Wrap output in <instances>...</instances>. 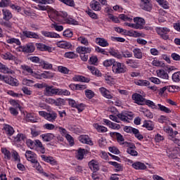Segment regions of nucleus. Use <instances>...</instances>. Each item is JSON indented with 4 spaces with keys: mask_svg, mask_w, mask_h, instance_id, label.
I'll return each instance as SVG.
<instances>
[{
    "mask_svg": "<svg viewBox=\"0 0 180 180\" xmlns=\"http://www.w3.org/2000/svg\"><path fill=\"white\" fill-rule=\"evenodd\" d=\"M157 77L162 78V79H169V75L163 69L156 70Z\"/></svg>",
    "mask_w": 180,
    "mask_h": 180,
    "instance_id": "nucleus-26",
    "label": "nucleus"
},
{
    "mask_svg": "<svg viewBox=\"0 0 180 180\" xmlns=\"http://www.w3.org/2000/svg\"><path fill=\"white\" fill-rule=\"evenodd\" d=\"M72 80L75 82H89L90 79L88 77H85L82 75H75L72 77Z\"/></svg>",
    "mask_w": 180,
    "mask_h": 180,
    "instance_id": "nucleus-30",
    "label": "nucleus"
},
{
    "mask_svg": "<svg viewBox=\"0 0 180 180\" xmlns=\"http://www.w3.org/2000/svg\"><path fill=\"white\" fill-rule=\"evenodd\" d=\"M143 127L147 129V130H154V122L150 120H145L143 122Z\"/></svg>",
    "mask_w": 180,
    "mask_h": 180,
    "instance_id": "nucleus-40",
    "label": "nucleus"
},
{
    "mask_svg": "<svg viewBox=\"0 0 180 180\" xmlns=\"http://www.w3.org/2000/svg\"><path fill=\"white\" fill-rule=\"evenodd\" d=\"M86 150L85 149L79 148L77 153L76 155V158L77 160H84V156L85 155Z\"/></svg>",
    "mask_w": 180,
    "mask_h": 180,
    "instance_id": "nucleus-47",
    "label": "nucleus"
},
{
    "mask_svg": "<svg viewBox=\"0 0 180 180\" xmlns=\"http://www.w3.org/2000/svg\"><path fill=\"white\" fill-rule=\"evenodd\" d=\"M85 96L87 99H92L95 96V92L91 89H86L84 91Z\"/></svg>",
    "mask_w": 180,
    "mask_h": 180,
    "instance_id": "nucleus-51",
    "label": "nucleus"
},
{
    "mask_svg": "<svg viewBox=\"0 0 180 180\" xmlns=\"http://www.w3.org/2000/svg\"><path fill=\"white\" fill-rule=\"evenodd\" d=\"M40 137L43 141L49 143V141H51V140H54V137H56V136H54V134L46 133L40 135Z\"/></svg>",
    "mask_w": 180,
    "mask_h": 180,
    "instance_id": "nucleus-22",
    "label": "nucleus"
},
{
    "mask_svg": "<svg viewBox=\"0 0 180 180\" xmlns=\"http://www.w3.org/2000/svg\"><path fill=\"white\" fill-rule=\"evenodd\" d=\"M4 129L7 136H12L13 135V133H15V129H13V127L9 124L4 125Z\"/></svg>",
    "mask_w": 180,
    "mask_h": 180,
    "instance_id": "nucleus-41",
    "label": "nucleus"
},
{
    "mask_svg": "<svg viewBox=\"0 0 180 180\" xmlns=\"http://www.w3.org/2000/svg\"><path fill=\"white\" fill-rule=\"evenodd\" d=\"M132 99L134 101L135 103H137V105H144L146 101V98H143L141 94L137 93L132 95Z\"/></svg>",
    "mask_w": 180,
    "mask_h": 180,
    "instance_id": "nucleus-15",
    "label": "nucleus"
},
{
    "mask_svg": "<svg viewBox=\"0 0 180 180\" xmlns=\"http://www.w3.org/2000/svg\"><path fill=\"white\" fill-rule=\"evenodd\" d=\"M159 110L164 112L165 113H171L172 110L169 108L165 107L161 104H158Z\"/></svg>",
    "mask_w": 180,
    "mask_h": 180,
    "instance_id": "nucleus-58",
    "label": "nucleus"
},
{
    "mask_svg": "<svg viewBox=\"0 0 180 180\" xmlns=\"http://www.w3.org/2000/svg\"><path fill=\"white\" fill-rule=\"evenodd\" d=\"M90 8L93 11H96V12H99L102 10V6H101V3H99L96 0H92L90 2Z\"/></svg>",
    "mask_w": 180,
    "mask_h": 180,
    "instance_id": "nucleus-17",
    "label": "nucleus"
},
{
    "mask_svg": "<svg viewBox=\"0 0 180 180\" xmlns=\"http://www.w3.org/2000/svg\"><path fill=\"white\" fill-rule=\"evenodd\" d=\"M6 43H8V44H17V46H20L21 43H20V40H19V39H16V38H8L6 39Z\"/></svg>",
    "mask_w": 180,
    "mask_h": 180,
    "instance_id": "nucleus-48",
    "label": "nucleus"
},
{
    "mask_svg": "<svg viewBox=\"0 0 180 180\" xmlns=\"http://www.w3.org/2000/svg\"><path fill=\"white\" fill-rule=\"evenodd\" d=\"M99 91L104 98H106L107 99H113V94H110V91L106 88L101 87L99 89Z\"/></svg>",
    "mask_w": 180,
    "mask_h": 180,
    "instance_id": "nucleus-19",
    "label": "nucleus"
},
{
    "mask_svg": "<svg viewBox=\"0 0 180 180\" xmlns=\"http://www.w3.org/2000/svg\"><path fill=\"white\" fill-rule=\"evenodd\" d=\"M95 42L101 47H109V42L105 38H96Z\"/></svg>",
    "mask_w": 180,
    "mask_h": 180,
    "instance_id": "nucleus-24",
    "label": "nucleus"
},
{
    "mask_svg": "<svg viewBox=\"0 0 180 180\" xmlns=\"http://www.w3.org/2000/svg\"><path fill=\"white\" fill-rule=\"evenodd\" d=\"M169 32H171V30L166 27H159L156 28V33H158L163 40H168V39H169V35L168 34Z\"/></svg>",
    "mask_w": 180,
    "mask_h": 180,
    "instance_id": "nucleus-6",
    "label": "nucleus"
},
{
    "mask_svg": "<svg viewBox=\"0 0 180 180\" xmlns=\"http://www.w3.org/2000/svg\"><path fill=\"white\" fill-rule=\"evenodd\" d=\"M111 137H114L115 139H117L118 143H122L123 141H124V139H123V136L117 132H110V133Z\"/></svg>",
    "mask_w": 180,
    "mask_h": 180,
    "instance_id": "nucleus-39",
    "label": "nucleus"
},
{
    "mask_svg": "<svg viewBox=\"0 0 180 180\" xmlns=\"http://www.w3.org/2000/svg\"><path fill=\"white\" fill-rule=\"evenodd\" d=\"M1 152L3 153L4 158L6 160H11V157L12 154L11 153V152L9 150H8V149H6L5 148H2Z\"/></svg>",
    "mask_w": 180,
    "mask_h": 180,
    "instance_id": "nucleus-53",
    "label": "nucleus"
},
{
    "mask_svg": "<svg viewBox=\"0 0 180 180\" xmlns=\"http://www.w3.org/2000/svg\"><path fill=\"white\" fill-rule=\"evenodd\" d=\"M21 70L23 75H32L33 74V69L27 65H22Z\"/></svg>",
    "mask_w": 180,
    "mask_h": 180,
    "instance_id": "nucleus-23",
    "label": "nucleus"
},
{
    "mask_svg": "<svg viewBox=\"0 0 180 180\" xmlns=\"http://www.w3.org/2000/svg\"><path fill=\"white\" fill-rule=\"evenodd\" d=\"M112 68L115 74H124V72H127V68L124 63L120 62L114 63Z\"/></svg>",
    "mask_w": 180,
    "mask_h": 180,
    "instance_id": "nucleus-4",
    "label": "nucleus"
},
{
    "mask_svg": "<svg viewBox=\"0 0 180 180\" xmlns=\"http://www.w3.org/2000/svg\"><path fill=\"white\" fill-rule=\"evenodd\" d=\"M117 117L122 122H129V120H133V117H134V114L131 112L124 111L121 113H119Z\"/></svg>",
    "mask_w": 180,
    "mask_h": 180,
    "instance_id": "nucleus-7",
    "label": "nucleus"
},
{
    "mask_svg": "<svg viewBox=\"0 0 180 180\" xmlns=\"http://www.w3.org/2000/svg\"><path fill=\"white\" fill-rule=\"evenodd\" d=\"M53 77H54V74L49 71H44L43 73H41V79H50V78H53Z\"/></svg>",
    "mask_w": 180,
    "mask_h": 180,
    "instance_id": "nucleus-43",
    "label": "nucleus"
},
{
    "mask_svg": "<svg viewBox=\"0 0 180 180\" xmlns=\"http://www.w3.org/2000/svg\"><path fill=\"white\" fill-rule=\"evenodd\" d=\"M115 63H116L115 59H108V60H105L103 63V64L104 67H110V66L113 65L115 64Z\"/></svg>",
    "mask_w": 180,
    "mask_h": 180,
    "instance_id": "nucleus-60",
    "label": "nucleus"
},
{
    "mask_svg": "<svg viewBox=\"0 0 180 180\" xmlns=\"http://www.w3.org/2000/svg\"><path fill=\"white\" fill-rule=\"evenodd\" d=\"M56 46L60 49H71L72 47V44L67 41H59L56 42Z\"/></svg>",
    "mask_w": 180,
    "mask_h": 180,
    "instance_id": "nucleus-25",
    "label": "nucleus"
},
{
    "mask_svg": "<svg viewBox=\"0 0 180 180\" xmlns=\"http://www.w3.org/2000/svg\"><path fill=\"white\" fill-rule=\"evenodd\" d=\"M0 72H3V74H15V72L11 69H9L6 65L2 64L0 62Z\"/></svg>",
    "mask_w": 180,
    "mask_h": 180,
    "instance_id": "nucleus-32",
    "label": "nucleus"
},
{
    "mask_svg": "<svg viewBox=\"0 0 180 180\" xmlns=\"http://www.w3.org/2000/svg\"><path fill=\"white\" fill-rule=\"evenodd\" d=\"M4 82L11 85L12 86H18V85H19L18 80L12 77H6Z\"/></svg>",
    "mask_w": 180,
    "mask_h": 180,
    "instance_id": "nucleus-31",
    "label": "nucleus"
},
{
    "mask_svg": "<svg viewBox=\"0 0 180 180\" xmlns=\"http://www.w3.org/2000/svg\"><path fill=\"white\" fill-rule=\"evenodd\" d=\"M141 8L143 9V11H147L150 12L151 11V4H150L149 0H141Z\"/></svg>",
    "mask_w": 180,
    "mask_h": 180,
    "instance_id": "nucleus-27",
    "label": "nucleus"
},
{
    "mask_svg": "<svg viewBox=\"0 0 180 180\" xmlns=\"http://www.w3.org/2000/svg\"><path fill=\"white\" fill-rule=\"evenodd\" d=\"M58 89L57 88H54V86H49V84H46L44 91V96H54V95H57Z\"/></svg>",
    "mask_w": 180,
    "mask_h": 180,
    "instance_id": "nucleus-9",
    "label": "nucleus"
},
{
    "mask_svg": "<svg viewBox=\"0 0 180 180\" xmlns=\"http://www.w3.org/2000/svg\"><path fill=\"white\" fill-rule=\"evenodd\" d=\"M25 158L27 161H30L32 164H34V162H37V155L31 150H27L25 152Z\"/></svg>",
    "mask_w": 180,
    "mask_h": 180,
    "instance_id": "nucleus-11",
    "label": "nucleus"
},
{
    "mask_svg": "<svg viewBox=\"0 0 180 180\" xmlns=\"http://www.w3.org/2000/svg\"><path fill=\"white\" fill-rule=\"evenodd\" d=\"M93 127H94V129H96L98 133H106V131H108L107 127L99 125L98 123L94 124Z\"/></svg>",
    "mask_w": 180,
    "mask_h": 180,
    "instance_id": "nucleus-38",
    "label": "nucleus"
},
{
    "mask_svg": "<svg viewBox=\"0 0 180 180\" xmlns=\"http://www.w3.org/2000/svg\"><path fill=\"white\" fill-rule=\"evenodd\" d=\"M76 51L79 54H91L92 53V47L80 46L76 49Z\"/></svg>",
    "mask_w": 180,
    "mask_h": 180,
    "instance_id": "nucleus-12",
    "label": "nucleus"
},
{
    "mask_svg": "<svg viewBox=\"0 0 180 180\" xmlns=\"http://www.w3.org/2000/svg\"><path fill=\"white\" fill-rule=\"evenodd\" d=\"M25 119L27 122H31L32 123H36V120H34V114L27 113L26 115Z\"/></svg>",
    "mask_w": 180,
    "mask_h": 180,
    "instance_id": "nucleus-57",
    "label": "nucleus"
},
{
    "mask_svg": "<svg viewBox=\"0 0 180 180\" xmlns=\"http://www.w3.org/2000/svg\"><path fill=\"white\" fill-rule=\"evenodd\" d=\"M0 25L4 26V27H8V29H12L13 27V24L9 20L1 21Z\"/></svg>",
    "mask_w": 180,
    "mask_h": 180,
    "instance_id": "nucleus-63",
    "label": "nucleus"
},
{
    "mask_svg": "<svg viewBox=\"0 0 180 180\" xmlns=\"http://www.w3.org/2000/svg\"><path fill=\"white\" fill-rule=\"evenodd\" d=\"M39 116H41V117H44L46 120H48V122H51V123H54L56 119H57V114L54 111L51 112L39 111Z\"/></svg>",
    "mask_w": 180,
    "mask_h": 180,
    "instance_id": "nucleus-5",
    "label": "nucleus"
},
{
    "mask_svg": "<svg viewBox=\"0 0 180 180\" xmlns=\"http://www.w3.org/2000/svg\"><path fill=\"white\" fill-rule=\"evenodd\" d=\"M41 158L45 162L51 164V165H57V161L54 160V158L51 156H47L46 155H41Z\"/></svg>",
    "mask_w": 180,
    "mask_h": 180,
    "instance_id": "nucleus-18",
    "label": "nucleus"
},
{
    "mask_svg": "<svg viewBox=\"0 0 180 180\" xmlns=\"http://www.w3.org/2000/svg\"><path fill=\"white\" fill-rule=\"evenodd\" d=\"M108 53L110 55L112 56V57H115V58H117L118 60H122L123 58V56H122V53H120L119 51L113 48H110Z\"/></svg>",
    "mask_w": 180,
    "mask_h": 180,
    "instance_id": "nucleus-20",
    "label": "nucleus"
},
{
    "mask_svg": "<svg viewBox=\"0 0 180 180\" xmlns=\"http://www.w3.org/2000/svg\"><path fill=\"white\" fill-rule=\"evenodd\" d=\"M20 37L21 39H23V37H26L27 39H35L37 40H39L40 39V36L39 35V34L34 32L27 30L22 31V32L20 34Z\"/></svg>",
    "mask_w": 180,
    "mask_h": 180,
    "instance_id": "nucleus-8",
    "label": "nucleus"
},
{
    "mask_svg": "<svg viewBox=\"0 0 180 180\" xmlns=\"http://www.w3.org/2000/svg\"><path fill=\"white\" fill-rule=\"evenodd\" d=\"M37 48L39 51H48L49 53L53 52V47L47 46L43 43L37 44Z\"/></svg>",
    "mask_w": 180,
    "mask_h": 180,
    "instance_id": "nucleus-16",
    "label": "nucleus"
},
{
    "mask_svg": "<svg viewBox=\"0 0 180 180\" xmlns=\"http://www.w3.org/2000/svg\"><path fill=\"white\" fill-rule=\"evenodd\" d=\"M172 79L173 82H180V72H174L172 75Z\"/></svg>",
    "mask_w": 180,
    "mask_h": 180,
    "instance_id": "nucleus-59",
    "label": "nucleus"
},
{
    "mask_svg": "<svg viewBox=\"0 0 180 180\" xmlns=\"http://www.w3.org/2000/svg\"><path fill=\"white\" fill-rule=\"evenodd\" d=\"M126 64H127L128 65H129V67H131L132 68H139L137 61H136L135 60H133V59H128L126 61Z\"/></svg>",
    "mask_w": 180,
    "mask_h": 180,
    "instance_id": "nucleus-49",
    "label": "nucleus"
},
{
    "mask_svg": "<svg viewBox=\"0 0 180 180\" xmlns=\"http://www.w3.org/2000/svg\"><path fill=\"white\" fill-rule=\"evenodd\" d=\"M134 23L125 22V26H128L129 27H131L132 29H136L139 30H141L144 29V26L146 25V20L143 18L135 17L134 18Z\"/></svg>",
    "mask_w": 180,
    "mask_h": 180,
    "instance_id": "nucleus-2",
    "label": "nucleus"
},
{
    "mask_svg": "<svg viewBox=\"0 0 180 180\" xmlns=\"http://www.w3.org/2000/svg\"><path fill=\"white\" fill-rule=\"evenodd\" d=\"M136 85H138L139 86H150V82L148 80H143L139 79L135 81Z\"/></svg>",
    "mask_w": 180,
    "mask_h": 180,
    "instance_id": "nucleus-45",
    "label": "nucleus"
},
{
    "mask_svg": "<svg viewBox=\"0 0 180 180\" xmlns=\"http://www.w3.org/2000/svg\"><path fill=\"white\" fill-rule=\"evenodd\" d=\"M127 154H129V155H131L132 157H137L139 155V153L137 150H136V146H131L130 148H127Z\"/></svg>",
    "mask_w": 180,
    "mask_h": 180,
    "instance_id": "nucleus-36",
    "label": "nucleus"
},
{
    "mask_svg": "<svg viewBox=\"0 0 180 180\" xmlns=\"http://www.w3.org/2000/svg\"><path fill=\"white\" fill-rule=\"evenodd\" d=\"M41 34H42L44 37H48L50 39H60V37H61L60 34L54 32H49L46 30L41 31Z\"/></svg>",
    "mask_w": 180,
    "mask_h": 180,
    "instance_id": "nucleus-13",
    "label": "nucleus"
},
{
    "mask_svg": "<svg viewBox=\"0 0 180 180\" xmlns=\"http://www.w3.org/2000/svg\"><path fill=\"white\" fill-rule=\"evenodd\" d=\"M35 148L34 150H37L39 154H44L46 153V148H44V146H43V143H41V141L37 139L35 140Z\"/></svg>",
    "mask_w": 180,
    "mask_h": 180,
    "instance_id": "nucleus-14",
    "label": "nucleus"
},
{
    "mask_svg": "<svg viewBox=\"0 0 180 180\" xmlns=\"http://www.w3.org/2000/svg\"><path fill=\"white\" fill-rule=\"evenodd\" d=\"M17 51H22L23 53H33L34 51V46L32 44H27L25 46H20L17 48Z\"/></svg>",
    "mask_w": 180,
    "mask_h": 180,
    "instance_id": "nucleus-10",
    "label": "nucleus"
},
{
    "mask_svg": "<svg viewBox=\"0 0 180 180\" xmlns=\"http://www.w3.org/2000/svg\"><path fill=\"white\" fill-rule=\"evenodd\" d=\"M51 27L55 29L56 32H63L64 30V27L63 25H58L56 22L51 25Z\"/></svg>",
    "mask_w": 180,
    "mask_h": 180,
    "instance_id": "nucleus-52",
    "label": "nucleus"
},
{
    "mask_svg": "<svg viewBox=\"0 0 180 180\" xmlns=\"http://www.w3.org/2000/svg\"><path fill=\"white\" fill-rule=\"evenodd\" d=\"M110 165H112L115 167V172H122L123 171V165L122 164L118 163L117 162H108Z\"/></svg>",
    "mask_w": 180,
    "mask_h": 180,
    "instance_id": "nucleus-29",
    "label": "nucleus"
},
{
    "mask_svg": "<svg viewBox=\"0 0 180 180\" xmlns=\"http://www.w3.org/2000/svg\"><path fill=\"white\" fill-rule=\"evenodd\" d=\"M65 105V99L58 98L55 100V106H64Z\"/></svg>",
    "mask_w": 180,
    "mask_h": 180,
    "instance_id": "nucleus-55",
    "label": "nucleus"
},
{
    "mask_svg": "<svg viewBox=\"0 0 180 180\" xmlns=\"http://www.w3.org/2000/svg\"><path fill=\"white\" fill-rule=\"evenodd\" d=\"M2 13L4 20H11V18H13L12 13L8 9L4 8Z\"/></svg>",
    "mask_w": 180,
    "mask_h": 180,
    "instance_id": "nucleus-33",
    "label": "nucleus"
},
{
    "mask_svg": "<svg viewBox=\"0 0 180 180\" xmlns=\"http://www.w3.org/2000/svg\"><path fill=\"white\" fill-rule=\"evenodd\" d=\"M133 53L135 58H137L138 60H141V58H143V51H141V49L138 48L134 49Z\"/></svg>",
    "mask_w": 180,
    "mask_h": 180,
    "instance_id": "nucleus-42",
    "label": "nucleus"
},
{
    "mask_svg": "<svg viewBox=\"0 0 180 180\" xmlns=\"http://www.w3.org/2000/svg\"><path fill=\"white\" fill-rule=\"evenodd\" d=\"M89 167L91 171L96 172V171H99V162L96 160H91L89 162Z\"/></svg>",
    "mask_w": 180,
    "mask_h": 180,
    "instance_id": "nucleus-21",
    "label": "nucleus"
},
{
    "mask_svg": "<svg viewBox=\"0 0 180 180\" xmlns=\"http://www.w3.org/2000/svg\"><path fill=\"white\" fill-rule=\"evenodd\" d=\"M163 130L167 133L169 140H171L173 143L180 146V139L175 137L178 134V131H174V129L170 127H165Z\"/></svg>",
    "mask_w": 180,
    "mask_h": 180,
    "instance_id": "nucleus-3",
    "label": "nucleus"
},
{
    "mask_svg": "<svg viewBox=\"0 0 180 180\" xmlns=\"http://www.w3.org/2000/svg\"><path fill=\"white\" fill-rule=\"evenodd\" d=\"M26 140V135L23 134H18L15 137H14V141L15 143H19V141H25Z\"/></svg>",
    "mask_w": 180,
    "mask_h": 180,
    "instance_id": "nucleus-50",
    "label": "nucleus"
},
{
    "mask_svg": "<svg viewBox=\"0 0 180 180\" xmlns=\"http://www.w3.org/2000/svg\"><path fill=\"white\" fill-rule=\"evenodd\" d=\"M144 103L147 105L149 108H151L152 109H158V106L154 103V102L151 101L150 100H146L144 101Z\"/></svg>",
    "mask_w": 180,
    "mask_h": 180,
    "instance_id": "nucleus-56",
    "label": "nucleus"
},
{
    "mask_svg": "<svg viewBox=\"0 0 180 180\" xmlns=\"http://www.w3.org/2000/svg\"><path fill=\"white\" fill-rule=\"evenodd\" d=\"M119 18L121 19V20H124V22H133V16L131 15H127L125 14H120L119 15Z\"/></svg>",
    "mask_w": 180,
    "mask_h": 180,
    "instance_id": "nucleus-46",
    "label": "nucleus"
},
{
    "mask_svg": "<svg viewBox=\"0 0 180 180\" xmlns=\"http://www.w3.org/2000/svg\"><path fill=\"white\" fill-rule=\"evenodd\" d=\"M1 57L4 60H13L15 58V56H13V55L9 52L1 54Z\"/></svg>",
    "mask_w": 180,
    "mask_h": 180,
    "instance_id": "nucleus-54",
    "label": "nucleus"
},
{
    "mask_svg": "<svg viewBox=\"0 0 180 180\" xmlns=\"http://www.w3.org/2000/svg\"><path fill=\"white\" fill-rule=\"evenodd\" d=\"M44 130H56V125L53 124L46 123L43 125Z\"/></svg>",
    "mask_w": 180,
    "mask_h": 180,
    "instance_id": "nucleus-61",
    "label": "nucleus"
},
{
    "mask_svg": "<svg viewBox=\"0 0 180 180\" xmlns=\"http://www.w3.org/2000/svg\"><path fill=\"white\" fill-rule=\"evenodd\" d=\"M28 60H30V61H31L32 63H34L35 64H39L40 65V63H41V60L40 59V58H39L37 56L29 57Z\"/></svg>",
    "mask_w": 180,
    "mask_h": 180,
    "instance_id": "nucleus-62",
    "label": "nucleus"
},
{
    "mask_svg": "<svg viewBox=\"0 0 180 180\" xmlns=\"http://www.w3.org/2000/svg\"><path fill=\"white\" fill-rule=\"evenodd\" d=\"M49 16L52 21L68 23V25H78V21L71 17H68V13L65 11L58 12L52 8L49 12Z\"/></svg>",
    "mask_w": 180,
    "mask_h": 180,
    "instance_id": "nucleus-1",
    "label": "nucleus"
},
{
    "mask_svg": "<svg viewBox=\"0 0 180 180\" xmlns=\"http://www.w3.org/2000/svg\"><path fill=\"white\" fill-rule=\"evenodd\" d=\"M39 67H41L43 70H51V68H53V64H51L46 60H41L39 64Z\"/></svg>",
    "mask_w": 180,
    "mask_h": 180,
    "instance_id": "nucleus-37",
    "label": "nucleus"
},
{
    "mask_svg": "<svg viewBox=\"0 0 180 180\" xmlns=\"http://www.w3.org/2000/svg\"><path fill=\"white\" fill-rule=\"evenodd\" d=\"M77 41L83 46H89V40L84 35H81L77 37Z\"/></svg>",
    "mask_w": 180,
    "mask_h": 180,
    "instance_id": "nucleus-34",
    "label": "nucleus"
},
{
    "mask_svg": "<svg viewBox=\"0 0 180 180\" xmlns=\"http://www.w3.org/2000/svg\"><path fill=\"white\" fill-rule=\"evenodd\" d=\"M132 168L137 170L143 171L144 169H147V166L145 165L144 163L141 162H135L131 165Z\"/></svg>",
    "mask_w": 180,
    "mask_h": 180,
    "instance_id": "nucleus-28",
    "label": "nucleus"
},
{
    "mask_svg": "<svg viewBox=\"0 0 180 180\" xmlns=\"http://www.w3.org/2000/svg\"><path fill=\"white\" fill-rule=\"evenodd\" d=\"M59 96H70L71 95V92L67 89H58L57 94Z\"/></svg>",
    "mask_w": 180,
    "mask_h": 180,
    "instance_id": "nucleus-44",
    "label": "nucleus"
},
{
    "mask_svg": "<svg viewBox=\"0 0 180 180\" xmlns=\"http://www.w3.org/2000/svg\"><path fill=\"white\" fill-rule=\"evenodd\" d=\"M152 65H154L155 67H164V63L160 61L158 59H154L152 61Z\"/></svg>",
    "mask_w": 180,
    "mask_h": 180,
    "instance_id": "nucleus-64",
    "label": "nucleus"
},
{
    "mask_svg": "<svg viewBox=\"0 0 180 180\" xmlns=\"http://www.w3.org/2000/svg\"><path fill=\"white\" fill-rule=\"evenodd\" d=\"M79 140L83 144H92V141L88 135H81L79 137Z\"/></svg>",
    "mask_w": 180,
    "mask_h": 180,
    "instance_id": "nucleus-35",
    "label": "nucleus"
}]
</instances>
